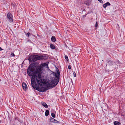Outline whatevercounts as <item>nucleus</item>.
<instances>
[{
    "label": "nucleus",
    "instance_id": "nucleus-1",
    "mask_svg": "<svg viewBox=\"0 0 125 125\" xmlns=\"http://www.w3.org/2000/svg\"><path fill=\"white\" fill-rule=\"evenodd\" d=\"M36 70L35 71V67L32 64H30L27 70V73L28 75L30 76H32L31 79V84L33 86L34 83L39 86H41L42 83V77H41V73L40 75L38 73H36Z\"/></svg>",
    "mask_w": 125,
    "mask_h": 125
},
{
    "label": "nucleus",
    "instance_id": "nucleus-2",
    "mask_svg": "<svg viewBox=\"0 0 125 125\" xmlns=\"http://www.w3.org/2000/svg\"><path fill=\"white\" fill-rule=\"evenodd\" d=\"M60 72L59 71H57V73L55 74V77L54 79L52 80L51 82L49 83H48L47 86L51 88H53L57 85L59 81V78L60 75Z\"/></svg>",
    "mask_w": 125,
    "mask_h": 125
},
{
    "label": "nucleus",
    "instance_id": "nucleus-3",
    "mask_svg": "<svg viewBox=\"0 0 125 125\" xmlns=\"http://www.w3.org/2000/svg\"><path fill=\"white\" fill-rule=\"evenodd\" d=\"M45 67H48V64L47 63H42L39 66H37L36 73H38L39 75L40 73L41 74L43 70V68Z\"/></svg>",
    "mask_w": 125,
    "mask_h": 125
},
{
    "label": "nucleus",
    "instance_id": "nucleus-4",
    "mask_svg": "<svg viewBox=\"0 0 125 125\" xmlns=\"http://www.w3.org/2000/svg\"><path fill=\"white\" fill-rule=\"evenodd\" d=\"M43 78H42V83L41 86H39L38 85H36L35 83H34V85H33V86H32V87L34 88L35 86L34 85H37L39 87L37 88L36 89L38 91L41 92H44L46 91L48 89L47 88L45 87L41 86L42 84L44 83L43 81Z\"/></svg>",
    "mask_w": 125,
    "mask_h": 125
},
{
    "label": "nucleus",
    "instance_id": "nucleus-5",
    "mask_svg": "<svg viewBox=\"0 0 125 125\" xmlns=\"http://www.w3.org/2000/svg\"><path fill=\"white\" fill-rule=\"evenodd\" d=\"M7 20L10 23H12L13 22V19L12 14L10 12L8 13L7 17Z\"/></svg>",
    "mask_w": 125,
    "mask_h": 125
},
{
    "label": "nucleus",
    "instance_id": "nucleus-6",
    "mask_svg": "<svg viewBox=\"0 0 125 125\" xmlns=\"http://www.w3.org/2000/svg\"><path fill=\"white\" fill-rule=\"evenodd\" d=\"M41 59V57L38 55H34L31 56L30 58L31 61H32L33 62L35 61Z\"/></svg>",
    "mask_w": 125,
    "mask_h": 125
},
{
    "label": "nucleus",
    "instance_id": "nucleus-7",
    "mask_svg": "<svg viewBox=\"0 0 125 125\" xmlns=\"http://www.w3.org/2000/svg\"><path fill=\"white\" fill-rule=\"evenodd\" d=\"M49 121L51 122L59 123L60 122L51 117L49 119Z\"/></svg>",
    "mask_w": 125,
    "mask_h": 125
},
{
    "label": "nucleus",
    "instance_id": "nucleus-8",
    "mask_svg": "<svg viewBox=\"0 0 125 125\" xmlns=\"http://www.w3.org/2000/svg\"><path fill=\"white\" fill-rule=\"evenodd\" d=\"M22 86L23 89L24 90H26L27 89V86L25 83H22Z\"/></svg>",
    "mask_w": 125,
    "mask_h": 125
},
{
    "label": "nucleus",
    "instance_id": "nucleus-9",
    "mask_svg": "<svg viewBox=\"0 0 125 125\" xmlns=\"http://www.w3.org/2000/svg\"><path fill=\"white\" fill-rule=\"evenodd\" d=\"M110 4L109 2H107L103 5V7L105 9L108 6L110 5Z\"/></svg>",
    "mask_w": 125,
    "mask_h": 125
},
{
    "label": "nucleus",
    "instance_id": "nucleus-10",
    "mask_svg": "<svg viewBox=\"0 0 125 125\" xmlns=\"http://www.w3.org/2000/svg\"><path fill=\"white\" fill-rule=\"evenodd\" d=\"M113 62L110 60L107 62L106 66L107 65L110 66H111L113 64Z\"/></svg>",
    "mask_w": 125,
    "mask_h": 125
},
{
    "label": "nucleus",
    "instance_id": "nucleus-11",
    "mask_svg": "<svg viewBox=\"0 0 125 125\" xmlns=\"http://www.w3.org/2000/svg\"><path fill=\"white\" fill-rule=\"evenodd\" d=\"M42 104L43 106L46 108H47L48 106L47 104L45 103L44 102H42Z\"/></svg>",
    "mask_w": 125,
    "mask_h": 125
},
{
    "label": "nucleus",
    "instance_id": "nucleus-12",
    "mask_svg": "<svg viewBox=\"0 0 125 125\" xmlns=\"http://www.w3.org/2000/svg\"><path fill=\"white\" fill-rule=\"evenodd\" d=\"M51 41L52 42H55L56 41V39L55 37L54 36H52V37L51 38Z\"/></svg>",
    "mask_w": 125,
    "mask_h": 125
},
{
    "label": "nucleus",
    "instance_id": "nucleus-13",
    "mask_svg": "<svg viewBox=\"0 0 125 125\" xmlns=\"http://www.w3.org/2000/svg\"><path fill=\"white\" fill-rule=\"evenodd\" d=\"M49 111L48 110H47L46 111L45 113V116H48L49 115Z\"/></svg>",
    "mask_w": 125,
    "mask_h": 125
},
{
    "label": "nucleus",
    "instance_id": "nucleus-14",
    "mask_svg": "<svg viewBox=\"0 0 125 125\" xmlns=\"http://www.w3.org/2000/svg\"><path fill=\"white\" fill-rule=\"evenodd\" d=\"M114 123L115 125H119L120 124L119 122L116 121H114Z\"/></svg>",
    "mask_w": 125,
    "mask_h": 125
},
{
    "label": "nucleus",
    "instance_id": "nucleus-15",
    "mask_svg": "<svg viewBox=\"0 0 125 125\" xmlns=\"http://www.w3.org/2000/svg\"><path fill=\"white\" fill-rule=\"evenodd\" d=\"M50 48L52 49H54L55 48V47L52 44H51L50 45Z\"/></svg>",
    "mask_w": 125,
    "mask_h": 125
},
{
    "label": "nucleus",
    "instance_id": "nucleus-16",
    "mask_svg": "<svg viewBox=\"0 0 125 125\" xmlns=\"http://www.w3.org/2000/svg\"><path fill=\"white\" fill-rule=\"evenodd\" d=\"M51 115L53 117V118L55 117V116L54 113H52L51 114Z\"/></svg>",
    "mask_w": 125,
    "mask_h": 125
},
{
    "label": "nucleus",
    "instance_id": "nucleus-17",
    "mask_svg": "<svg viewBox=\"0 0 125 125\" xmlns=\"http://www.w3.org/2000/svg\"><path fill=\"white\" fill-rule=\"evenodd\" d=\"M65 59L67 61H69V59H68V57L67 55H65Z\"/></svg>",
    "mask_w": 125,
    "mask_h": 125
},
{
    "label": "nucleus",
    "instance_id": "nucleus-18",
    "mask_svg": "<svg viewBox=\"0 0 125 125\" xmlns=\"http://www.w3.org/2000/svg\"><path fill=\"white\" fill-rule=\"evenodd\" d=\"M11 56H15V55L13 53H11L10 54Z\"/></svg>",
    "mask_w": 125,
    "mask_h": 125
},
{
    "label": "nucleus",
    "instance_id": "nucleus-19",
    "mask_svg": "<svg viewBox=\"0 0 125 125\" xmlns=\"http://www.w3.org/2000/svg\"><path fill=\"white\" fill-rule=\"evenodd\" d=\"M98 0L99 1L100 3L102 4H103V2L102 0Z\"/></svg>",
    "mask_w": 125,
    "mask_h": 125
},
{
    "label": "nucleus",
    "instance_id": "nucleus-20",
    "mask_svg": "<svg viewBox=\"0 0 125 125\" xmlns=\"http://www.w3.org/2000/svg\"><path fill=\"white\" fill-rule=\"evenodd\" d=\"M71 65H69L68 66V68L69 69H71Z\"/></svg>",
    "mask_w": 125,
    "mask_h": 125
},
{
    "label": "nucleus",
    "instance_id": "nucleus-21",
    "mask_svg": "<svg viewBox=\"0 0 125 125\" xmlns=\"http://www.w3.org/2000/svg\"><path fill=\"white\" fill-rule=\"evenodd\" d=\"M30 34L29 32H28L26 34V35L28 37H29L30 35Z\"/></svg>",
    "mask_w": 125,
    "mask_h": 125
},
{
    "label": "nucleus",
    "instance_id": "nucleus-22",
    "mask_svg": "<svg viewBox=\"0 0 125 125\" xmlns=\"http://www.w3.org/2000/svg\"><path fill=\"white\" fill-rule=\"evenodd\" d=\"M73 74L74 76V77H75L76 76V75L75 73V72H73Z\"/></svg>",
    "mask_w": 125,
    "mask_h": 125
},
{
    "label": "nucleus",
    "instance_id": "nucleus-23",
    "mask_svg": "<svg viewBox=\"0 0 125 125\" xmlns=\"http://www.w3.org/2000/svg\"><path fill=\"white\" fill-rule=\"evenodd\" d=\"M98 24H97V22L96 21V24H95V27H97L98 26Z\"/></svg>",
    "mask_w": 125,
    "mask_h": 125
},
{
    "label": "nucleus",
    "instance_id": "nucleus-24",
    "mask_svg": "<svg viewBox=\"0 0 125 125\" xmlns=\"http://www.w3.org/2000/svg\"><path fill=\"white\" fill-rule=\"evenodd\" d=\"M2 50V48L0 47V51H1Z\"/></svg>",
    "mask_w": 125,
    "mask_h": 125
},
{
    "label": "nucleus",
    "instance_id": "nucleus-25",
    "mask_svg": "<svg viewBox=\"0 0 125 125\" xmlns=\"http://www.w3.org/2000/svg\"><path fill=\"white\" fill-rule=\"evenodd\" d=\"M117 30H120V28L118 27L117 28Z\"/></svg>",
    "mask_w": 125,
    "mask_h": 125
},
{
    "label": "nucleus",
    "instance_id": "nucleus-26",
    "mask_svg": "<svg viewBox=\"0 0 125 125\" xmlns=\"http://www.w3.org/2000/svg\"><path fill=\"white\" fill-rule=\"evenodd\" d=\"M28 42H31V41L30 40H28Z\"/></svg>",
    "mask_w": 125,
    "mask_h": 125
},
{
    "label": "nucleus",
    "instance_id": "nucleus-27",
    "mask_svg": "<svg viewBox=\"0 0 125 125\" xmlns=\"http://www.w3.org/2000/svg\"><path fill=\"white\" fill-rule=\"evenodd\" d=\"M117 25L118 26V27H119V25L118 24H117Z\"/></svg>",
    "mask_w": 125,
    "mask_h": 125
},
{
    "label": "nucleus",
    "instance_id": "nucleus-28",
    "mask_svg": "<svg viewBox=\"0 0 125 125\" xmlns=\"http://www.w3.org/2000/svg\"><path fill=\"white\" fill-rule=\"evenodd\" d=\"M71 79V81H72V79Z\"/></svg>",
    "mask_w": 125,
    "mask_h": 125
},
{
    "label": "nucleus",
    "instance_id": "nucleus-29",
    "mask_svg": "<svg viewBox=\"0 0 125 125\" xmlns=\"http://www.w3.org/2000/svg\"><path fill=\"white\" fill-rule=\"evenodd\" d=\"M86 3V4H89V3Z\"/></svg>",
    "mask_w": 125,
    "mask_h": 125
},
{
    "label": "nucleus",
    "instance_id": "nucleus-30",
    "mask_svg": "<svg viewBox=\"0 0 125 125\" xmlns=\"http://www.w3.org/2000/svg\"><path fill=\"white\" fill-rule=\"evenodd\" d=\"M83 16L84 17H85V15H83Z\"/></svg>",
    "mask_w": 125,
    "mask_h": 125
}]
</instances>
